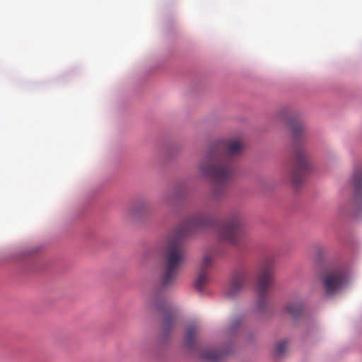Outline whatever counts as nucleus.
<instances>
[{
    "label": "nucleus",
    "mask_w": 362,
    "mask_h": 362,
    "mask_svg": "<svg viewBox=\"0 0 362 362\" xmlns=\"http://www.w3.org/2000/svg\"><path fill=\"white\" fill-rule=\"evenodd\" d=\"M352 182L354 187V199H362V169H356L354 171Z\"/></svg>",
    "instance_id": "nucleus-10"
},
{
    "label": "nucleus",
    "mask_w": 362,
    "mask_h": 362,
    "mask_svg": "<svg viewBox=\"0 0 362 362\" xmlns=\"http://www.w3.org/2000/svg\"><path fill=\"white\" fill-rule=\"evenodd\" d=\"M197 334V328L195 326H189L187 327L185 337V344L187 347L192 348L194 345V339Z\"/></svg>",
    "instance_id": "nucleus-13"
},
{
    "label": "nucleus",
    "mask_w": 362,
    "mask_h": 362,
    "mask_svg": "<svg viewBox=\"0 0 362 362\" xmlns=\"http://www.w3.org/2000/svg\"><path fill=\"white\" fill-rule=\"evenodd\" d=\"M272 270L271 267H263L258 276L256 286L257 308L262 311L267 305L269 291L272 284Z\"/></svg>",
    "instance_id": "nucleus-4"
},
{
    "label": "nucleus",
    "mask_w": 362,
    "mask_h": 362,
    "mask_svg": "<svg viewBox=\"0 0 362 362\" xmlns=\"http://www.w3.org/2000/svg\"><path fill=\"white\" fill-rule=\"evenodd\" d=\"M212 223L210 217L197 214L187 219L180 228L170 235L163 252V265L160 276L161 287H172L177 282L180 271L185 259L183 238L208 228Z\"/></svg>",
    "instance_id": "nucleus-1"
},
{
    "label": "nucleus",
    "mask_w": 362,
    "mask_h": 362,
    "mask_svg": "<svg viewBox=\"0 0 362 362\" xmlns=\"http://www.w3.org/2000/svg\"><path fill=\"white\" fill-rule=\"evenodd\" d=\"M293 138L296 143L293 156L290 161L289 176L292 185L297 187L304 180L305 173L311 169L310 155L303 146H298L301 140L304 126L301 121H295L291 124Z\"/></svg>",
    "instance_id": "nucleus-3"
},
{
    "label": "nucleus",
    "mask_w": 362,
    "mask_h": 362,
    "mask_svg": "<svg viewBox=\"0 0 362 362\" xmlns=\"http://www.w3.org/2000/svg\"><path fill=\"white\" fill-rule=\"evenodd\" d=\"M164 201H165L166 203H168V198H165V199H164Z\"/></svg>",
    "instance_id": "nucleus-16"
},
{
    "label": "nucleus",
    "mask_w": 362,
    "mask_h": 362,
    "mask_svg": "<svg viewBox=\"0 0 362 362\" xmlns=\"http://www.w3.org/2000/svg\"><path fill=\"white\" fill-rule=\"evenodd\" d=\"M345 281L344 273L339 269L326 270L322 277V286L327 293H332L340 289Z\"/></svg>",
    "instance_id": "nucleus-6"
},
{
    "label": "nucleus",
    "mask_w": 362,
    "mask_h": 362,
    "mask_svg": "<svg viewBox=\"0 0 362 362\" xmlns=\"http://www.w3.org/2000/svg\"><path fill=\"white\" fill-rule=\"evenodd\" d=\"M213 263V258L211 255H206L203 257L201 265L200 271L198 273L197 279L194 283L195 288L202 291L204 287L209 283L210 279L207 272V269L211 267Z\"/></svg>",
    "instance_id": "nucleus-7"
},
{
    "label": "nucleus",
    "mask_w": 362,
    "mask_h": 362,
    "mask_svg": "<svg viewBox=\"0 0 362 362\" xmlns=\"http://www.w3.org/2000/svg\"><path fill=\"white\" fill-rule=\"evenodd\" d=\"M228 351L225 353L220 352L216 350L208 349L202 351L201 354V356L203 359L206 361H209L212 362L217 361L220 358H221L224 354H228Z\"/></svg>",
    "instance_id": "nucleus-12"
},
{
    "label": "nucleus",
    "mask_w": 362,
    "mask_h": 362,
    "mask_svg": "<svg viewBox=\"0 0 362 362\" xmlns=\"http://www.w3.org/2000/svg\"><path fill=\"white\" fill-rule=\"evenodd\" d=\"M247 281V274L244 271L235 272L230 281V284L226 291L227 296L234 297L239 293L245 285Z\"/></svg>",
    "instance_id": "nucleus-8"
},
{
    "label": "nucleus",
    "mask_w": 362,
    "mask_h": 362,
    "mask_svg": "<svg viewBox=\"0 0 362 362\" xmlns=\"http://www.w3.org/2000/svg\"><path fill=\"white\" fill-rule=\"evenodd\" d=\"M155 308L160 310L164 317L163 329L165 332L169 331L174 325L175 316L170 305L166 301H158L154 305Z\"/></svg>",
    "instance_id": "nucleus-9"
},
{
    "label": "nucleus",
    "mask_w": 362,
    "mask_h": 362,
    "mask_svg": "<svg viewBox=\"0 0 362 362\" xmlns=\"http://www.w3.org/2000/svg\"><path fill=\"white\" fill-rule=\"evenodd\" d=\"M287 346V341L286 340H281L276 343L275 346V351L278 356H281L286 352Z\"/></svg>",
    "instance_id": "nucleus-14"
},
{
    "label": "nucleus",
    "mask_w": 362,
    "mask_h": 362,
    "mask_svg": "<svg viewBox=\"0 0 362 362\" xmlns=\"http://www.w3.org/2000/svg\"><path fill=\"white\" fill-rule=\"evenodd\" d=\"M315 250H316V252H317V255H320L321 253H324L326 251L325 247H321V246L316 247Z\"/></svg>",
    "instance_id": "nucleus-15"
},
{
    "label": "nucleus",
    "mask_w": 362,
    "mask_h": 362,
    "mask_svg": "<svg viewBox=\"0 0 362 362\" xmlns=\"http://www.w3.org/2000/svg\"><path fill=\"white\" fill-rule=\"evenodd\" d=\"M240 233V221L235 217L231 220L225 221L219 226L218 237L221 241L235 245L238 243V238Z\"/></svg>",
    "instance_id": "nucleus-5"
},
{
    "label": "nucleus",
    "mask_w": 362,
    "mask_h": 362,
    "mask_svg": "<svg viewBox=\"0 0 362 362\" xmlns=\"http://www.w3.org/2000/svg\"><path fill=\"white\" fill-rule=\"evenodd\" d=\"M244 149V144L237 139L216 144L208 153L206 158L200 164L202 173L213 178L216 186L213 197L218 199L225 194V188L232 177L233 165L236 158Z\"/></svg>",
    "instance_id": "nucleus-2"
},
{
    "label": "nucleus",
    "mask_w": 362,
    "mask_h": 362,
    "mask_svg": "<svg viewBox=\"0 0 362 362\" xmlns=\"http://www.w3.org/2000/svg\"><path fill=\"white\" fill-rule=\"evenodd\" d=\"M285 312L296 319L300 316L303 306L298 303H289L284 308Z\"/></svg>",
    "instance_id": "nucleus-11"
}]
</instances>
